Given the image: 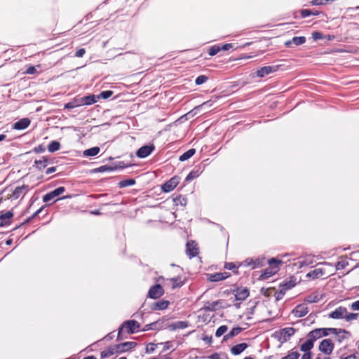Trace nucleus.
Segmentation results:
<instances>
[{"label":"nucleus","mask_w":359,"mask_h":359,"mask_svg":"<svg viewBox=\"0 0 359 359\" xmlns=\"http://www.w3.org/2000/svg\"><path fill=\"white\" fill-rule=\"evenodd\" d=\"M234 268H235V264L233 263L229 262V263H226L225 264V269H226L231 270Z\"/></svg>","instance_id":"nucleus-56"},{"label":"nucleus","mask_w":359,"mask_h":359,"mask_svg":"<svg viewBox=\"0 0 359 359\" xmlns=\"http://www.w3.org/2000/svg\"><path fill=\"white\" fill-rule=\"evenodd\" d=\"M347 314V310L344 307H338L334 311L329 314V317L334 319H340L345 318Z\"/></svg>","instance_id":"nucleus-14"},{"label":"nucleus","mask_w":359,"mask_h":359,"mask_svg":"<svg viewBox=\"0 0 359 359\" xmlns=\"http://www.w3.org/2000/svg\"><path fill=\"white\" fill-rule=\"evenodd\" d=\"M247 347H248L247 344L241 343V344H237L236 346H233L231 348V352L233 355H237L241 354L243 351H244Z\"/></svg>","instance_id":"nucleus-22"},{"label":"nucleus","mask_w":359,"mask_h":359,"mask_svg":"<svg viewBox=\"0 0 359 359\" xmlns=\"http://www.w3.org/2000/svg\"><path fill=\"white\" fill-rule=\"evenodd\" d=\"M221 50V48L218 46H213L210 48L209 49V55L211 56L215 55L217 53H219Z\"/></svg>","instance_id":"nucleus-39"},{"label":"nucleus","mask_w":359,"mask_h":359,"mask_svg":"<svg viewBox=\"0 0 359 359\" xmlns=\"http://www.w3.org/2000/svg\"><path fill=\"white\" fill-rule=\"evenodd\" d=\"M263 260L264 259L260 258H257L255 259L252 258H248L242 263V265L243 266H250L252 269H255L257 266H262Z\"/></svg>","instance_id":"nucleus-13"},{"label":"nucleus","mask_w":359,"mask_h":359,"mask_svg":"<svg viewBox=\"0 0 359 359\" xmlns=\"http://www.w3.org/2000/svg\"><path fill=\"white\" fill-rule=\"evenodd\" d=\"M13 213L11 211H8L6 213L0 215V226H4L10 224V219L13 217Z\"/></svg>","instance_id":"nucleus-19"},{"label":"nucleus","mask_w":359,"mask_h":359,"mask_svg":"<svg viewBox=\"0 0 359 359\" xmlns=\"http://www.w3.org/2000/svg\"><path fill=\"white\" fill-rule=\"evenodd\" d=\"M112 94L113 93L111 90L103 91L100 93V95L97 96V99H99L100 97L102 99H107L110 97L112 95Z\"/></svg>","instance_id":"nucleus-40"},{"label":"nucleus","mask_w":359,"mask_h":359,"mask_svg":"<svg viewBox=\"0 0 359 359\" xmlns=\"http://www.w3.org/2000/svg\"><path fill=\"white\" fill-rule=\"evenodd\" d=\"M55 171V167H50V168H48L46 170V173L47 174H50L53 172Z\"/></svg>","instance_id":"nucleus-61"},{"label":"nucleus","mask_w":359,"mask_h":359,"mask_svg":"<svg viewBox=\"0 0 359 359\" xmlns=\"http://www.w3.org/2000/svg\"><path fill=\"white\" fill-rule=\"evenodd\" d=\"M301 359H312V353H304L302 355Z\"/></svg>","instance_id":"nucleus-55"},{"label":"nucleus","mask_w":359,"mask_h":359,"mask_svg":"<svg viewBox=\"0 0 359 359\" xmlns=\"http://www.w3.org/2000/svg\"><path fill=\"white\" fill-rule=\"evenodd\" d=\"M100 148L98 147H94L90 149H86L83 151V156H95L100 152Z\"/></svg>","instance_id":"nucleus-28"},{"label":"nucleus","mask_w":359,"mask_h":359,"mask_svg":"<svg viewBox=\"0 0 359 359\" xmlns=\"http://www.w3.org/2000/svg\"><path fill=\"white\" fill-rule=\"evenodd\" d=\"M182 285V281H178L177 279L173 280L172 287H180Z\"/></svg>","instance_id":"nucleus-54"},{"label":"nucleus","mask_w":359,"mask_h":359,"mask_svg":"<svg viewBox=\"0 0 359 359\" xmlns=\"http://www.w3.org/2000/svg\"><path fill=\"white\" fill-rule=\"evenodd\" d=\"M169 302L167 300H161L154 303L152 306L153 310H164L168 308Z\"/></svg>","instance_id":"nucleus-25"},{"label":"nucleus","mask_w":359,"mask_h":359,"mask_svg":"<svg viewBox=\"0 0 359 359\" xmlns=\"http://www.w3.org/2000/svg\"><path fill=\"white\" fill-rule=\"evenodd\" d=\"M164 294V290L160 285L151 287L149 291V297L151 299H157Z\"/></svg>","instance_id":"nucleus-10"},{"label":"nucleus","mask_w":359,"mask_h":359,"mask_svg":"<svg viewBox=\"0 0 359 359\" xmlns=\"http://www.w3.org/2000/svg\"><path fill=\"white\" fill-rule=\"evenodd\" d=\"M313 342H314V341L312 339L309 338L303 344H301V346H300L301 351L304 352V353H311V350L313 347Z\"/></svg>","instance_id":"nucleus-17"},{"label":"nucleus","mask_w":359,"mask_h":359,"mask_svg":"<svg viewBox=\"0 0 359 359\" xmlns=\"http://www.w3.org/2000/svg\"><path fill=\"white\" fill-rule=\"evenodd\" d=\"M65 191V187H60L57 188L56 189L49 192L48 194H46L43 197V202H48L53 199H54L55 197L59 196L62 194H63Z\"/></svg>","instance_id":"nucleus-8"},{"label":"nucleus","mask_w":359,"mask_h":359,"mask_svg":"<svg viewBox=\"0 0 359 359\" xmlns=\"http://www.w3.org/2000/svg\"><path fill=\"white\" fill-rule=\"evenodd\" d=\"M82 100L83 105H90L97 102V97L95 95H88L82 97Z\"/></svg>","instance_id":"nucleus-27"},{"label":"nucleus","mask_w":359,"mask_h":359,"mask_svg":"<svg viewBox=\"0 0 359 359\" xmlns=\"http://www.w3.org/2000/svg\"><path fill=\"white\" fill-rule=\"evenodd\" d=\"M348 332L344 330H338L336 328H318L311 331L308 337L312 339L314 341L323 337L328 336L330 334H343L344 335L346 334Z\"/></svg>","instance_id":"nucleus-1"},{"label":"nucleus","mask_w":359,"mask_h":359,"mask_svg":"<svg viewBox=\"0 0 359 359\" xmlns=\"http://www.w3.org/2000/svg\"><path fill=\"white\" fill-rule=\"evenodd\" d=\"M187 250L190 257H194L198 254L197 245L194 241L187 243Z\"/></svg>","instance_id":"nucleus-20"},{"label":"nucleus","mask_w":359,"mask_h":359,"mask_svg":"<svg viewBox=\"0 0 359 359\" xmlns=\"http://www.w3.org/2000/svg\"><path fill=\"white\" fill-rule=\"evenodd\" d=\"M86 53V50L84 48H81L79 49L75 54L76 57H81L83 56V55L85 54Z\"/></svg>","instance_id":"nucleus-52"},{"label":"nucleus","mask_w":359,"mask_h":359,"mask_svg":"<svg viewBox=\"0 0 359 359\" xmlns=\"http://www.w3.org/2000/svg\"><path fill=\"white\" fill-rule=\"evenodd\" d=\"M73 103H77L79 105L78 107H81V106H83V100H82V98L81 99H75L72 101Z\"/></svg>","instance_id":"nucleus-58"},{"label":"nucleus","mask_w":359,"mask_h":359,"mask_svg":"<svg viewBox=\"0 0 359 359\" xmlns=\"http://www.w3.org/2000/svg\"><path fill=\"white\" fill-rule=\"evenodd\" d=\"M83 359H97V358L93 355H90V356L86 357Z\"/></svg>","instance_id":"nucleus-64"},{"label":"nucleus","mask_w":359,"mask_h":359,"mask_svg":"<svg viewBox=\"0 0 359 359\" xmlns=\"http://www.w3.org/2000/svg\"><path fill=\"white\" fill-rule=\"evenodd\" d=\"M299 353L297 351H290L287 355L282 358L281 359H298Z\"/></svg>","instance_id":"nucleus-36"},{"label":"nucleus","mask_w":359,"mask_h":359,"mask_svg":"<svg viewBox=\"0 0 359 359\" xmlns=\"http://www.w3.org/2000/svg\"><path fill=\"white\" fill-rule=\"evenodd\" d=\"M116 353H117L116 352V346H115L114 347H109L107 349L102 351L100 355H101V358H109V357L113 355Z\"/></svg>","instance_id":"nucleus-26"},{"label":"nucleus","mask_w":359,"mask_h":359,"mask_svg":"<svg viewBox=\"0 0 359 359\" xmlns=\"http://www.w3.org/2000/svg\"><path fill=\"white\" fill-rule=\"evenodd\" d=\"M113 170V168L111 167H108L107 165L101 166L97 169L95 170V172H104V171H111Z\"/></svg>","instance_id":"nucleus-44"},{"label":"nucleus","mask_w":359,"mask_h":359,"mask_svg":"<svg viewBox=\"0 0 359 359\" xmlns=\"http://www.w3.org/2000/svg\"><path fill=\"white\" fill-rule=\"evenodd\" d=\"M195 152L196 150L194 149H191L186 151L185 153H184L182 156H180L179 159L180 161H184L186 160H188L189 158L194 156Z\"/></svg>","instance_id":"nucleus-30"},{"label":"nucleus","mask_w":359,"mask_h":359,"mask_svg":"<svg viewBox=\"0 0 359 359\" xmlns=\"http://www.w3.org/2000/svg\"><path fill=\"white\" fill-rule=\"evenodd\" d=\"M36 72V69L34 67H29L26 70V74H34Z\"/></svg>","instance_id":"nucleus-50"},{"label":"nucleus","mask_w":359,"mask_h":359,"mask_svg":"<svg viewBox=\"0 0 359 359\" xmlns=\"http://www.w3.org/2000/svg\"><path fill=\"white\" fill-rule=\"evenodd\" d=\"M358 316V313H350L348 315H346L345 318H346L347 320H351L356 319Z\"/></svg>","instance_id":"nucleus-49"},{"label":"nucleus","mask_w":359,"mask_h":359,"mask_svg":"<svg viewBox=\"0 0 359 359\" xmlns=\"http://www.w3.org/2000/svg\"><path fill=\"white\" fill-rule=\"evenodd\" d=\"M34 151L36 153L42 152L44 151V148L42 146L39 145V147L34 149Z\"/></svg>","instance_id":"nucleus-59"},{"label":"nucleus","mask_w":359,"mask_h":359,"mask_svg":"<svg viewBox=\"0 0 359 359\" xmlns=\"http://www.w3.org/2000/svg\"><path fill=\"white\" fill-rule=\"evenodd\" d=\"M176 201H180V203L182 205H185L186 204V199L184 198H182V197H179L178 198H176Z\"/></svg>","instance_id":"nucleus-60"},{"label":"nucleus","mask_w":359,"mask_h":359,"mask_svg":"<svg viewBox=\"0 0 359 359\" xmlns=\"http://www.w3.org/2000/svg\"><path fill=\"white\" fill-rule=\"evenodd\" d=\"M116 346V352L118 353H123L128 351L136 346V343L133 341H128L125 343H122Z\"/></svg>","instance_id":"nucleus-15"},{"label":"nucleus","mask_w":359,"mask_h":359,"mask_svg":"<svg viewBox=\"0 0 359 359\" xmlns=\"http://www.w3.org/2000/svg\"><path fill=\"white\" fill-rule=\"evenodd\" d=\"M78 104L77 103H73L72 102H68L65 105V109H73V108H75V107H78Z\"/></svg>","instance_id":"nucleus-47"},{"label":"nucleus","mask_w":359,"mask_h":359,"mask_svg":"<svg viewBox=\"0 0 359 359\" xmlns=\"http://www.w3.org/2000/svg\"><path fill=\"white\" fill-rule=\"evenodd\" d=\"M252 57H253V56H252V55H244V56L241 57V59H250Z\"/></svg>","instance_id":"nucleus-62"},{"label":"nucleus","mask_w":359,"mask_h":359,"mask_svg":"<svg viewBox=\"0 0 359 359\" xmlns=\"http://www.w3.org/2000/svg\"><path fill=\"white\" fill-rule=\"evenodd\" d=\"M292 313L295 317L301 318L306 316L308 313L307 307L304 304L298 305L292 311Z\"/></svg>","instance_id":"nucleus-16"},{"label":"nucleus","mask_w":359,"mask_h":359,"mask_svg":"<svg viewBox=\"0 0 359 359\" xmlns=\"http://www.w3.org/2000/svg\"><path fill=\"white\" fill-rule=\"evenodd\" d=\"M300 13L302 18H306L311 15L312 12L308 9H303L300 11Z\"/></svg>","instance_id":"nucleus-46"},{"label":"nucleus","mask_w":359,"mask_h":359,"mask_svg":"<svg viewBox=\"0 0 359 359\" xmlns=\"http://www.w3.org/2000/svg\"><path fill=\"white\" fill-rule=\"evenodd\" d=\"M233 47L232 43H226L223 45L222 47H220L221 50H228L230 48H232Z\"/></svg>","instance_id":"nucleus-51"},{"label":"nucleus","mask_w":359,"mask_h":359,"mask_svg":"<svg viewBox=\"0 0 359 359\" xmlns=\"http://www.w3.org/2000/svg\"><path fill=\"white\" fill-rule=\"evenodd\" d=\"M312 38L313 39V40L317 41L319 39H324V36L323 35L322 33L319 32H314L312 33Z\"/></svg>","instance_id":"nucleus-43"},{"label":"nucleus","mask_w":359,"mask_h":359,"mask_svg":"<svg viewBox=\"0 0 359 359\" xmlns=\"http://www.w3.org/2000/svg\"><path fill=\"white\" fill-rule=\"evenodd\" d=\"M228 330V327L226 325H222L220 326L215 332V336L217 337H220L222 335H223Z\"/></svg>","instance_id":"nucleus-37"},{"label":"nucleus","mask_w":359,"mask_h":359,"mask_svg":"<svg viewBox=\"0 0 359 359\" xmlns=\"http://www.w3.org/2000/svg\"><path fill=\"white\" fill-rule=\"evenodd\" d=\"M212 102L210 101L205 102L203 103L202 104L195 107L192 111H189L186 114L187 116H189L190 115L196 114V111L199 110L200 109H208V108L211 107Z\"/></svg>","instance_id":"nucleus-24"},{"label":"nucleus","mask_w":359,"mask_h":359,"mask_svg":"<svg viewBox=\"0 0 359 359\" xmlns=\"http://www.w3.org/2000/svg\"><path fill=\"white\" fill-rule=\"evenodd\" d=\"M295 333V330L293 327H285L280 330L278 332V334L280 337V339L283 341H288L292 336H293Z\"/></svg>","instance_id":"nucleus-6"},{"label":"nucleus","mask_w":359,"mask_h":359,"mask_svg":"<svg viewBox=\"0 0 359 359\" xmlns=\"http://www.w3.org/2000/svg\"><path fill=\"white\" fill-rule=\"evenodd\" d=\"M278 66H265L257 71V76L263 78L266 75H269L278 70Z\"/></svg>","instance_id":"nucleus-9"},{"label":"nucleus","mask_w":359,"mask_h":359,"mask_svg":"<svg viewBox=\"0 0 359 359\" xmlns=\"http://www.w3.org/2000/svg\"><path fill=\"white\" fill-rule=\"evenodd\" d=\"M334 0H312L310 4L312 6H324L333 2Z\"/></svg>","instance_id":"nucleus-31"},{"label":"nucleus","mask_w":359,"mask_h":359,"mask_svg":"<svg viewBox=\"0 0 359 359\" xmlns=\"http://www.w3.org/2000/svg\"><path fill=\"white\" fill-rule=\"evenodd\" d=\"M351 309L353 311H359V300L353 302L351 305Z\"/></svg>","instance_id":"nucleus-48"},{"label":"nucleus","mask_w":359,"mask_h":359,"mask_svg":"<svg viewBox=\"0 0 359 359\" xmlns=\"http://www.w3.org/2000/svg\"><path fill=\"white\" fill-rule=\"evenodd\" d=\"M180 183V177L175 176L172 177L170 180L166 182L163 186H162V190L164 192H170L172 191Z\"/></svg>","instance_id":"nucleus-7"},{"label":"nucleus","mask_w":359,"mask_h":359,"mask_svg":"<svg viewBox=\"0 0 359 359\" xmlns=\"http://www.w3.org/2000/svg\"><path fill=\"white\" fill-rule=\"evenodd\" d=\"M229 276V273H216L209 276V280L212 282L222 280Z\"/></svg>","instance_id":"nucleus-21"},{"label":"nucleus","mask_w":359,"mask_h":359,"mask_svg":"<svg viewBox=\"0 0 359 359\" xmlns=\"http://www.w3.org/2000/svg\"><path fill=\"white\" fill-rule=\"evenodd\" d=\"M283 263V260L272 258L268 261L269 266L266 269L264 272L260 275L259 280H266L274 274H276L280 269V266Z\"/></svg>","instance_id":"nucleus-2"},{"label":"nucleus","mask_w":359,"mask_h":359,"mask_svg":"<svg viewBox=\"0 0 359 359\" xmlns=\"http://www.w3.org/2000/svg\"><path fill=\"white\" fill-rule=\"evenodd\" d=\"M319 300L318 295H309L306 297V301L309 303L316 302Z\"/></svg>","instance_id":"nucleus-45"},{"label":"nucleus","mask_w":359,"mask_h":359,"mask_svg":"<svg viewBox=\"0 0 359 359\" xmlns=\"http://www.w3.org/2000/svg\"><path fill=\"white\" fill-rule=\"evenodd\" d=\"M139 323L135 320H128L123 323L119 332L134 333L139 329Z\"/></svg>","instance_id":"nucleus-5"},{"label":"nucleus","mask_w":359,"mask_h":359,"mask_svg":"<svg viewBox=\"0 0 359 359\" xmlns=\"http://www.w3.org/2000/svg\"><path fill=\"white\" fill-rule=\"evenodd\" d=\"M135 184V181L133 179H128L122 180L118 183L120 187L123 188L129 186H133Z\"/></svg>","instance_id":"nucleus-32"},{"label":"nucleus","mask_w":359,"mask_h":359,"mask_svg":"<svg viewBox=\"0 0 359 359\" xmlns=\"http://www.w3.org/2000/svg\"><path fill=\"white\" fill-rule=\"evenodd\" d=\"M30 124V120L27 118H24L17 121L14 126L13 128L15 130H23L27 128Z\"/></svg>","instance_id":"nucleus-18"},{"label":"nucleus","mask_w":359,"mask_h":359,"mask_svg":"<svg viewBox=\"0 0 359 359\" xmlns=\"http://www.w3.org/2000/svg\"><path fill=\"white\" fill-rule=\"evenodd\" d=\"M35 163L36 165V167L39 169H43L46 167L47 163L46 160H39L36 161Z\"/></svg>","instance_id":"nucleus-41"},{"label":"nucleus","mask_w":359,"mask_h":359,"mask_svg":"<svg viewBox=\"0 0 359 359\" xmlns=\"http://www.w3.org/2000/svg\"><path fill=\"white\" fill-rule=\"evenodd\" d=\"M170 327H172L171 328L172 330L184 329L187 327V323L184 321H178V322L171 325Z\"/></svg>","instance_id":"nucleus-34"},{"label":"nucleus","mask_w":359,"mask_h":359,"mask_svg":"<svg viewBox=\"0 0 359 359\" xmlns=\"http://www.w3.org/2000/svg\"><path fill=\"white\" fill-rule=\"evenodd\" d=\"M197 175L194 173V172H191L186 177L187 181H190L193 180L194 178L196 177Z\"/></svg>","instance_id":"nucleus-53"},{"label":"nucleus","mask_w":359,"mask_h":359,"mask_svg":"<svg viewBox=\"0 0 359 359\" xmlns=\"http://www.w3.org/2000/svg\"><path fill=\"white\" fill-rule=\"evenodd\" d=\"M249 296L248 290L245 287L239 288L236 290L235 297L238 300H244Z\"/></svg>","instance_id":"nucleus-23"},{"label":"nucleus","mask_w":359,"mask_h":359,"mask_svg":"<svg viewBox=\"0 0 359 359\" xmlns=\"http://www.w3.org/2000/svg\"><path fill=\"white\" fill-rule=\"evenodd\" d=\"M209 358L210 359H222V355L219 353H214L211 355Z\"/></svg>","instance_id":"nucleus-57"},{"label":"nucleus","mask_w":359,"mask_h":359,"mask_svg":"<svg viewBox=\"0 0 359 359\" xmlns=\"http://www.w3.org/2000/svg\"><path fill=\"white\" fill-rule=\"evenodd\" d=\"M347 265H348V262L346 260L339 261L336 264V270L344 269Z\"/></svg>","instance_id":"nucleus-38"},{"label":"nucleus","mask_w":359,"mask_h":359,"mask_svg":"<svg viewBox=\"0 0 359 359\" xmlns=\"http://www.w3.org/2000/svg\"><path fill=\"white\" fill-rule=\"evenodd\" d=\"M292 42L296 46H299L306 42V38L304 36H295L292 38Z\"/></svg>","instance_id":"nucleus-35"},{"label":"nucleus","mask_w":359,"mask_h":359,"mask_svg":"<svg viewBox=\"0 0 359 359\" xmlns=\"http://www.w3.org/2000/svg\"><path fill=\"white\" fill-rule=\"evenodd\" d=\"M292 43L293 42H292V40L286 41L285 44L286 46H290Z\"/></svg>","instance_id":"nucleus-63"},{"label":"nucleus","mask_w":359,"mask_h":359,"mask_svg":"<svg viewBox=\"0 0 359 359\" xmlns=\"http://www.w3.org/2000/svg\"><path fill=\"white\" fill-rule=\"evenodd\" d=\"M241 331L242 328L240 327L233 328L229 333L224 336V340H227L228 339L232 338L238 335L239 333L241 332Z\"/></svg>","instance_id":"nucleus-29"},{"label":"nucleus","mask_w":359,"mask_h":359,"mask_svg":"<svg viewBox=\"0 0 359 359\" xmlns=\"http://www.w3.org/2000/svg\"><path fill=\"white\" fill-rule=\"evenodd\" d=\"M60 144L57 141H53L48 145V149L50 152H54L59 150Z\"/></svg>","instance_id":"nucleus-33"},{"label":"nucleus","mask_w":359,"mask_h":359,"mask_svg":"<svg viewBox=\"0 0 359 359\" xmlns=\"http://www.w3.org/2000/svg\"><path fill=\"white\" fill-rule=\"evenodd\" d=\"M154 150V146L153 144L145 145L140 147L136 154L139 158H143L147 157Z\"/></svg>","instance_id":"nucleus-11"},{"label":"nucleus","mask_w":359,"mask_h":359,"mask_svg":"<svg viewBox=\"0 0 359 359\" xmlns=\"http://www.w3.org/2000/svg\"><path fill=\"white\" fill-rule=\"evenodd\" d=\"M208 78L205 76L201 75L196 78V83L197 85H201L207 81Z\"/></svg>","instance_id":"nucleus-42"},{"label":"nucleus","mask_w":359,"mask_h":359,"mask_svg":"<svg viewBox=\"0 0 359 359\" xmlns=\"http://www.w3.org/2000/svg\"><path fill=\"white\" fill-rule=\"evenodd\" d=\"M323 264L330 268L331 270H326L323 268H317L308 273L306 276L312 278H319L334 273L332 265L330 263L325 262Z\"/></svg>","instance_id":"nucleus-3"},{"label":"nucleus","mask_w":359,"mask_h":359,"mask_svg":"<svg viewBox=\"0 0 359 359\" xmlns=\"http://www.w3.org/2000/svg\"><path fill=\"white\" fill-rule=\"evenodd\" d=\"M313 263V257L311 255H306L304 257H300L297 259V262L294 263V265L297 266V268L300 269L304 266L312 264Z\"/></svg>","instance_id":"nucleus-12"},{"label":"nucleus","mask_w":359,"mask_h":359,"mask_svg":"<svg viewBox=\"0 0 359 359\" xmlns=\"http://www.w3.org/2000/svg\"><path fill=\"white\" fill-rule=\"evenodd\" d=\"M334 348V343L330 339H325L319 344V351L325 355H330Z\"/></svg>","instance_id":"nucleus-4"}]
</instances>
